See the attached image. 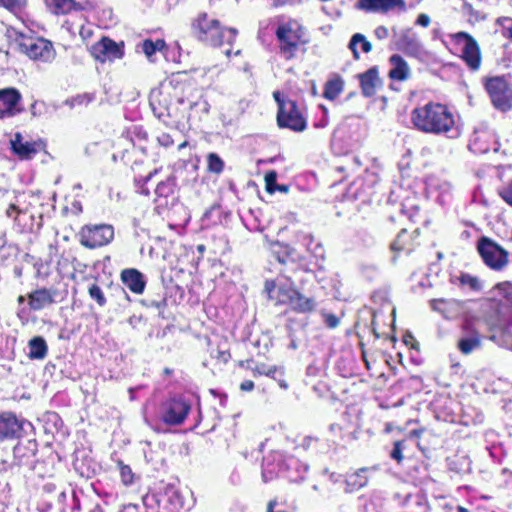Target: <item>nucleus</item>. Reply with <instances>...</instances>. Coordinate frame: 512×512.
I'll list each match as a JSON object with an SVG mask.
<instances>
[{
  "label": "nucleus",
  "mask_w": 512,
  "mask_h": 512,
  "mask_svg": "<svg viewBox=\"0 0 512 512\" xmlns=\"http://www.w3.org/2000/svg\"><path fill=\"white\" fill-rule=\"evenodd\" d=\"M358 8L369 12H388L400 8L405 9L404 0H359Z\"/></svg>",
  "instance_id": "nucleus-17"
},
{
  "label": "nucleus",
  "mask_w": 512,
  "mask_h": 512,
  "mask_svg": "<svg viewBox=\"0 0 512 512\" xmlns=\"http://www.w3.org/2000/svg\"><path fill=\"white\" fill-rule=\"evenodd\" d=\"M457 43L462 44V58L472 70H477L481 64V53L475 39L466 32L455 34Z\"/></svg>",
  "instance_id": "nucleus-10"
},
{
  "label": "nucleus",
  "mask_w": 512,
  "mask_h": 512,
  "mask_svg": "<svg viewBox=\"0 0 512 512\" xmlns=\"http://www.w3.org/2000/svg\"><path fill=\"white\" fill-rule=\"evenodd\" d=\"M276 190H279V191H284L286 192L287 191V187L286 186H276Z\"/></svg>",
  "instance_id": "nucleus-53"
},
{
  "label": "nucleus",
  "mask_w": 512,
  "mask_h": 512,
  "mask_svg": "<svg viewBox=\"0 0 512 512\" xmlns=\"http://www.w3.org/2000/svg\"><path fill=\"white\" fill-rule=\"evenodd\" d=\"M375 36L380 39H386L389 35L388 29L385 26H378L374 31Z\"/></svg>",
  "instance_id": "nucleus-43"
},
{
  "label": "nucleus",
  "mask_w": 512,
  "mask_h": 512,
  "mask_svg": "<svg viewBox=\"0 0 512 512\" xmlns=\"http://www.w3.org/2000/svg\"><path fill=\"white\" fill-rule=\"evenodd\" d=\"M480 345V336L475 331H472L470 335L465 336L458 341V348L465 355L470 354L472 351L479 348Z\"/></svg>",
  "instance_id": "nucleus-26"
},
{
  "label": "nucleus",
  "mask_w": 512,
  "mask_h": 512,
  "mask_svg": "<svg viewBox=\"0 0 512 512\" xmlns=\"http://www.w3.org/2000/svg\"><path fill=\"white\" fill-rule=\"evenodd\" d=\"M164 373H165V374H167V375H169V374L171 373V370H170L169 368H166V369L164 370Z\"/></svg>",
  "instance_id": "nucleus-59"
},
{
  "label": "nucleus",
  "mask_w": 512,
  "mask_h": 512,
  "mask_svg": "<svg viewBox=\"0 0 512 512\" xmlns=\"http://www.w3.org/2000/svg\"><path fill=\"white\" fill-rule=\"evenodd\" d=\"M18 213H19V209H18V208H17V206H16V205H14V204H11V205L7 208V210H6V214H7V216H8V217H11V218H14V219H16V217H17V214H18Z\"/></svg>",
  "instance_id": "nucleus-46"
},
{
  "label": "nucleus",
  "mask_w": 512,
  "mask_h": 512,
  "mask_svg": "<svg viewBox=\"0 0 512 512\" xmlns=\"http://www.w3.org/2000/svg\"><path fill=\"white\" fill-rule=\"evenodd\" d=\"M266 372H269V374L265 375L273 378L274 380L277 378L276 374H280V376L283 375V371L278 369L276 366L268 367Z\"/></svg>",
  "instance_id": "nucleus-45"
},
{
  "label": "nucleus",
  "mask_w": 512,
  "mask_h": 512,
  "mask_svg": "<svg viewBox=\"0 0 512 512\" xmlns=\"http://www.w3.org/2000/svg\"><path fill=\"white\" fill-rule=\"evenodd\" d=\"M460 280L464 286H468L470 289L474 291H479L482 289V284L480 280L475 276H472L467 273L462 274Z\"/></svg>",
  "instance_id": "nucleus-33"
},
{
  "label": "nucleus",
  "mask_w": 512,
  "mask_h": 512,
  "mask_svg": "<svg viewBox=\"0 0 512 512\" xmlns=\"http://www.w3.org/2000/svg\"><path fill=\"white\" fill-rule=\"evenodd\" d=\"M389 61L392 66L389 71V77L392 80L404 81L409 78L410 68L400 55H392Z\"/></svg>",
  "instance_id": "nucleus-22"
},
{
  "label": "nucleus",
  "mask_w": 512,
  "mask_h": 512,
  "mask_svg": "<svg viewBox=\"0 0 512 512\" xmlns=\"http://www.w3.org/2000/svg\"><path fill=\"white\" fill-rule=\"evenodd\" d=\"M477 249L484 263L493 270L500 271L508 264V252L487 237L478 241Z\"/></svg>",
  "instance_id": "nucleus-6"
},
{
  "label": "nucleus",
  "mask_w": 512,
  "mask_h": 512,
  "mask_svg": "<svg viewBox=\"0 0 512 512\" xmlns=\"http://www.w3.org/2000/svg\"><path fill=\"white\" fill-rule=\"evenodd\" d=\"M322 317L324 319L325 325L330 329H334V328L338 327L340 324L339 317H337L336 315H334L332 313L323 312Z\"/></svg>",
  "instance_id": "nucleus-39"
},
{
  "label": "nucleus",
  "mask_w": 512,
  "mask_h": 512,
  "mask_svg": "<svg viewBox=\"0 0 512 512\" xmlns=\"http://www.w3.org/2000/svg\"><path fill=\"white\" fill-rule=\"evenodd\" d=\"M88 292L90 297L94 299L100 306H104L106 304V298L101 288L97 284H92L89 287Z\"/></svg>",
  "instance_id": "nucleus-34"
},
{
  "label": "nucleus",
  "mask_w": 512,
  "mask_h": 512,
  "mask_svg": "<svg viewBox=\"0 0 512 512\" xmlns=\"http://www.w3.org/2000/svg\"><path fill=\"white\" fill-rule=\"evenodd\" d=\"M151 176H152V173H150V174L148 175V177L146 178V180H149V179L151 178Z\"/></svg>",
  "instance_id": "nucleus-62"
},
{
  "label": "nucleus",
  "mask_w": 512,
  "mask_h": 512,
  "mask_svg": "<svg viewBox=\"0 0 512 512\" xmlns=\"http://www.w3.org/2000/svg\"><path fill=\"white\" fill-rule=\"evenodd\" d=\"M483 84L494 108L503 112L512 108V88L504 76L487 77Z\"/></svg>",
  "instance_id": "nucleus-4"
},
{
  "label": "nucleus",
  "mask_w": 512,
  "mask_h": 512,
  "mask_svg": "<svg viewBox=\"0 0 512 512\" xmlns=\"http://www.w3.org/2000/svg\"><path fill=\"white\" fill-rule=\"evenodd\" d=\"M434 132H440L441 130L439 129H436V130H433ZM444 132H448L449 130H443Z\"/></svg>",
  "instance_id": "nucleus-61"
},
{
  "label": "nucleus",
  "mask_w": 512,
  "mask_h": 512,
  "mask_svg": "<svg viewBox=\"0 0 512 512\" xmlns=\"http://www.w3.org/2000/svg\"><path fill=\"white\" fill-rule=\"evenodd\" d=\"M277 260L280 262V263H284L285 260L283 258H281L280 256H277Z\"/></svg>",
  "instance_id": "nucleus-58"
},
{
  "label": "nucleus",
  "mask_w": 512,
  "mask_h": 512,
  "mask_svg": "<svg viewBox=\"0 0 512 512\" xmlns=\"http://www.w3.org/2000/svg\"><path fill=\"white\" fill-rule=\"evenodd\" d=\"M231 52H232V51H231V49H226V50H225V54H226V56H228V57H229V56L231 55Z\"/></svg>",
  "instance_id": "nucleus-56"
},
{
  "label": "nucleus",
  "mask_w": 512,
  "mask_h": 512,
  "mask_svg": "<svg viewBox=\"0 0 512 512\" xmlns=\"http://www.w3.org/2000/svg\"><path fill=\"white\" fill-rule=\"evenodd\" d=\"M121 280L133 293L141 294L145 288L143 275L136 269H125L121 273Z\"/></svg>",
  "instance_id": "nucleus-20"
},
{
  "label": "nucleus",
  "mask_w": 512,
  "mask_h": 512,
  "mask_svg": "<svg viewBox=\"0 0 512 512\" xmlns=\"http://www.w3.org/2000/svg\"><path fill=\"white\" fill-rule=\"evenodd\" d=\"M358 43H361L362 51L364 53H369L372 50L371 43L365 38V36L363 34H360V33L354 34L350 40L349 48L352 50L353 57L356 60H358L360 58L359 52L356 48V45Z\"/></svg>",
  "instance_id": "nucleus-27"
},
{
  "label": "nucleus",
  "mask_w": 512,
  "mask_h": 512,
  "mask_svg": "<svg viewBox=\"0 0 512 512\" xmlns=\"http://www.w3.org/2000/svg\"><path fill=\"white\" fill-rule=\"evenodd\" d=\"M93 100V96L90 94H83L78 95L74 98H72L70 101H67V103L70 104L71 107L81 106V105H87Z\"/></svg>",
  "instance_id": "nucleus-37"
},
{
  "label": "nucleus",
  "mask_w": 512,
  "mask_h": 512,
  "mask_svg": "<svg viewBox=\"0 0 512 512\" xmlns=\"http://www.w3.org/2000/svg\"><path fill=\"white\" fill-rule=\"evenodd\" d=\"M360 84L362 93L366 97L373 96L376 93L377 88L382 84L381 79L378 75L376 67H372L365 73L360 75Z\"/></svg>",
  "instance_id": "nucleus-19"
},
{
  "label": "nucleus",
  "mask_w": 512,
  "mask_h": 512,
  "mask_svg": "<svg viewBox=\"0 0 512 512\" xmlns=\"http://www.w3.org/2000/svg\"><path fill=\"white\" fill-rule=\"evenodd\" d=\"M184 146H186V142H183V143L179 144L178 148H179V149H181V148H183Z\"/></svg>",
  "instance_id": "nucleus-60"
},
{
  "label": "nucleus",
  "mask_w": 512,
  "mask_h": 512,
  "mask_svg": "<svg viewBox=\"0 0 512 512\" xmlns=\"http://www.w3.org/2000/svg\"><path fill=\"white\" fill-rule=\"evenodd\" d=\"M121 480L125 485H129L133 481V474L128 466H121L120 468Z\"/></svg>",
  "instance_id": "nucleus-41"
},
{
  "label": "nucleus",
  "mask_w": 512,
  "mask_h": 512,
  "mask_svg": "<svg viewBox=\"0 0 512 512\" xmlns=\"http://www.w3.org/2000/svg\"><path fill=\"white\" fill-rule=\"evenodd\" d=\"M21 426L12 413L0 414V443L17 436Z\"/></svg>",
  "instance_id": "nucleus-18"
},
{
  "label": "nucleus",
  "mask_w": 512,
  "mask_h": 512,
  "mask_svg": "<svg viewBox=\"0 0 512 512\" xmlns=\"http://www.w3.org/2000/svg\"><path fill=\"white\" fill-rule=\"evenodd\" d=\"M276 36L280 41V51L286 59L294 57L299 45L303 43L304 31L296 20L282 23L276 30Z\"/></svg>",
  "instance_id": "nucleus-5"
},
{
  "label": "nucleus",
  "mask_w": 512,
  "mask_h": 512,
  "mask_svg": "<svg viewBox=\"0 0 512 512\" xmlns=\"http://www.w3.org/2000/svg\"><path fill=\"white\" fill-rule=\"evenodd\" d=\"M415 128L448 129L455 125L451 111L442 104L428 103L412 112Z\"/></svg>",
  "instance_id": "nucleus-2"
},
{
  "label": "nucleus",
  "mask_w": 512,
  "mask_h": 512,
  "mask_svg": "<svg viewBox=\"0 0 512 512\" xmlns=\"http://www.w3.org/2000/svg\"><path fill=\"white\" fill-rule=\"evenodd\" d=\"M90 53L96 61L101 63L121 59L124 54L122 46L107 37H103L100 41L93 44Z\"/></svg>",
  "instance_id": "nucleus-9"
},
{
  "label": "nucleus",
  "mask_w": 512,
  "mask_h": 512,
  "mask_svg": "<svg viewBox=\"0 0 512 512\" xmlns=\"http://www.w3.org/2000/svg\"><path fill=\"white\" fill-rule=\"evenodd\" d=\"M0 5L11 12H16L26 5V0H0Z\"/></svg>",
  "instance_id": "nucleus-35"
},
{
  "label": "nucleus",
  "mask_w": 512,
  "mask_h": 512,
  "mask_svg": "<svg viewBox=\"0 0 512 512\" xmlns=\"http://www.w3.org/2000/svg\"><path fill=\"white\" fill-rule=\"evenodd\" d=\"M264 291L267 293L270 300L275 301V304L289 305L296 289L288 283H277L275 281H266Z\"/></svg>",
  "instance_id": "nucleus-12"
},
{
  "label": "nucleus",
  "mask_w": 512,
  "mask_h": 512,
  "mask_svg": "<svg viewBox=\"0 0 512 512\" xmlns=\"http://www.w3.org/2000/svg\"><path fill=\"white\" fill-rule=\"evenodd\" d=\"M404 442L403 441H396L394 443L393 450L391 452V458L396 460L398 463H400L403 460V450Z\"/></svg>",
  "instance_id": "nucleus-40"
},
{
  "label": "nucleus",
  "mask_w": 512,
  "mask_h": 512,
  "mask_svg": "<svg viewBox=\"0 0 512 512\" xmlns=\"http://www.w3.org/2000/svg\"><path fill=\"white\" fill-rule=\"evenodd\" d=\"M407 239H408L407 230H405V229L401 230L398 233L396 239L392 242L391 249L395 252H401V251L410 252L411 248L407 247V245H406Z\"/></svg>",
  "instance_id": "nucleus-31"
},
{
  "label": "nucleus",
  "mask_w": 512,
  "mask_h": 512,
  "mask_svg": "<svg viewBox=\"0 0 512 512\" xmlns=\"http://www.w3.org/2000/svg\"><path fill=\"white\" fill-rule=\"evenodd\" d=\"M289 306L293 311L297 313H309L315 310L316 301L314 298L306 297L296 290Z\"/></svg>",
  "instance_id": "nucleus-24"
},
{
  "label": "nucleus",
  "mask_w": 512,
  "mask_h": 512,
  "mask_svg": "<svg viewBox=\"0 0 512 512\" xmlns=\"http://www.w3.org/2000/svg\"><path fill=\"white\" fill-rule=\"evenodd\" d=\"M18 302L19 303H23L24 302V297L23 296H19L18 297Z\"/></svg>",
  "instance_id": "nucleus-57"
},
{
  "label": "nucleus",
  "mask_w": 512,
  "mask_h": 512,
  "mask_svg": "<svg viewBox=\"0 0 512 512\" xmlns=\"http://www.w3.org/2000/svg\"><path fill=\"white\" fill-rule=\"evenodd\" d=\"M396 45L400 50L411 56H417L422 51L421 42L412 29L402 31Z\"/></svg>",
  "instance_id": "nucleus-16"
},
{
  "label": "nucleus",
  "mask_w": 512,
  "mask_h": 512,
  "mask_svg": "<svg viewBox=\"0 0 512 512\" xmlns=\"http://www.w3.org/2000/svg\"><path fill=\"white\" fill-rule=\"evenodd\" d=\"M163 47V40H157L156 42H153L151 40H145L142 43V51L150 61H152V56L156 53V51L162 49Z\"/></svg>",
  "instance_id": "nucleus-32"
},
{
  "label": "nucleus",
  "mask_w": 512,
  "mask_h": 512,
  "mask_svg": "<svg viewBox=\"0 0 512 512\" xmlns=\"http://www.w3.org/2000/svg\"><path fill=\"white\" fill-rule=\"evenodd\" d=\"M171 90L172 87L170 84H162L159 87L151 90L149 95V103L156 115H163L164 110H168L169 106L172 104Z\"/></svg>",
  "instance_id": "nucleus-13"
},
{
  "label": "nucleus",
  "mask_w": 512,
  "mask_h": 512,
  "mask_svg": "<svg viewBox=\"0 0 512 512\" xmlns=\"http://www.w3.org/2000/svg\"><path fill=\"white\" fill-rule=\"evenodd\" d=\"M11 147L22 160L33 158L43 148L40 142L26 140L20 133H16L15 137L11 139Z\"/></svg>",
  "instance_id": "nucleus-15"
},
{
  "label": "nucleus",
  "mask_w": 512,
  "mask_h": 512,
  "mask_svg": "<svg viewBox=\"0 0 512 512\" xmlns=\"http://www.w3.org/2000/svg\"><path fill=\"white\" fill-rule=\"evenodd\" d=\"M416 23L423 27H427L430 24V17L427 14L422 13L417 17Z\"/></svg>",
  "instance_id": "nucleus-44"
},
{
  "label": "nucleus",
  "mask_w": 512,
  "mask_h": 512,
  "mask_svg": "<svg viewBox=\"0 0 512 512\" xmlns=\"http://www.w3.org/2000/svg\"><path fill=\"white\" fill-rule=\"evenodd\" d=\"M54 293L48 289H38L29 294V305L33 310H41L54 302Z\"/></svg>",
  "instance_id": "nucleus-23"
},
{
  "label": "nucleus",
  "mask_w": 512,
  "mask_h": 512,
  "mask_svg": "<svg viewBox=\"0 0 512 512\" xmlns=\"http://www.w3.org/2000/svg\"><path fill=\"white\" fill-rule=\"evenodd\" d=\"M45 5L55 15H64L72 11L83 10V6L75 0H45Z\"/></svg>",
  "instance_id": "nucleus-21"
},
{
  "label": "nucleus",
  "mask_w": 512,
  "mask_h": 512,
  "mask_svg": "<svg viewBox=\"0 0 512 512\" xmlns=\"http://www.w3.org/2000/svg\"><path fill=\"white\" fill-rule=\"evenodd\" d=\"M457 510L458 512H468V510L462 506H458Z\"/></svg>",
  "instance_id": "nucleus-54"
},
{
  "label": "nucleus",
  "mask_w": 512,
  "mask_h": 512,
  "mask_svg": "<svg viewBox=\"0 0 512 512\" xmlns=\"http://www.w3.org/2000/svg\"><path fill=\"white\" fill-rule=\"evenodd\" d=\"M253 388H254V382H253V381H251V380H245V381H243V382L241 383V385H240V389H241L242 391H247V392H248V391H252V390H253Z\"/></svg>",
  "instance_id": "nucleus-47"
},
{
  "label": "nucleus",
  "mask_w": 512,
  "mask_h": 512,
  "mask_svg": "<svg viewBox=\"0 0 512 512\" xmlns=\"http://www.w3.org/2000/svg\"><path fill=\"white\" fill-rule=\"evenodd\" d=\"M275 380L278 382L280 388L284 390L288 389V383L283 378H276Z\"/></svg>",
  "instance_id": "nucleus-50"
},
{
  "label": "nucleus",
  "mask_w": 512,
  "mask_h": 512,
  "mask_svg": "<svg viewBox=\"0 0 512 512\" xmlns=\"http://www.w3.org/2000/svg\"><path fill=\"white\" fill-rule=\"evenodd\" d=\"M19 46L20 50L33 60L49 62L54 58L52 43L43 38H25Z\"/></svg>",
  "instance_id": "nucleus-8"
},
{
  "label": "nucleus",
  "mask_w": 512,
  "mask_h": 512,
  "mask_svg": "<svg viewBox=\"0 0 512 512\" xmlns=\"http://www.w3.org/2000/svg\"><path fill=\"white\" fill-rule=\"evenodd\" d=\"M501 198L510 206H512V182L500 191Z\"/></svg>",
  "instance_id": "nucleus-42"
},
{
  "label": "nucleus",
  "mask_w": 512,
  "mask_h": 512,
  "mask_svg": "<svg viewBox=\"0 0 512 512\" xmlns=\"http://www.w3.org/2000/svg\"><path fill=\"white\" fill-rule=\"evenodd\" d=\"M176 186L175 178L169 177L165 181L160 182L156 189L155 194L158 197H168L174 193V189Z\"/></svg>",
  "instance_id": "nucleus-29"
},
{
  "label": "nucleus",
  "mask_w": 512,
  "mask_h": 512,
  "mask_svg": "<svg viewBox=\"0 0 512 512\" xmlns=\"http://www.w3.org/2000/svg\"><path fill=\"white\" fill-rule=\"evenodd\" d=\"M272 477H268V474H266L265 472L262 473V479L264 482H267L268 480H270Z\"/></svg>",
  "instance_id": "nucleus-52"
},
{
  "label": "nucleus",
  "mask_w": 512,
  "mask_h": 512,
  "mask_svg": "<svg viewBox=\"0 0 512 512\" xmlns=\"http://www.w3.org/2000/svg\"><path fill=\"white\" fill-rule=\"evenodd\" d=\"M343 91V81L340 78L330 79L326 82L323 96L326 99L334 100Z\"/></svg>",
  "instance_id": "nucleus-28"
},
{
  "label": "nucleus",
  "mask_w": 512,
  "mask_h": 512,
  "mask_svg": "<svg viewBox=\"0 0 512 512\" xmlns=\"http://www.w3.org/2000/svg\"><path fill=\"white\" fill-rule=\"evenodd\" d=\"M190 404L183 399H172L168 404L163 415V421L169 425H180L186 419Z\"/></svg>",
  "instance_id": "nucleus-14"
},
{
  "label": "nucleus",
  "mask_w": 512,
  "mask_h": 512,
  "mask_svg": "<svg viewBox=\"0 0 512 512\" xmlns=\"http://www.w3.org/2000/svg\"><path fill=\"white\" fill-rule=\"evenodd\" d=\"M276 180L277 173L275 171H270L265 175L266 190L269 193H274L276 191Z\"/></svg>",
  "instance_id": "nucleus-38"
},
{
  "label": "nucleus",
  "mask_w": 512,
  "mask_h": 512,
  "mask_svg": "<svg viewBox=\"0 0 512 512\" xmlns=\"http://www.w3.org/2000/svg\"><path fill=\"white\" fill-rule=\"evenodd\" d=\"M29 358L30 359H44L48 352V347L44 338L36 336L32 338L29 343Z\"/></svg>",
  "instance_id": "nucleus-25"
},
{
  "label": "nucleus",
  "mask_w": 512,
  "mask_h": 512,
  "mask_svg": "<svg viewBox=\"0 0 512 512\" xmlns=\"http://www.w3.org/2000/svg\"><path fill=\"white\" fill-rule=\"evenodd\" d=\"M505 29L508 31L509 36L512 38V19H506Z\"/></svg>",
  "instance_id": "nucleus-49"
},
{
  "label": "nucleus",
  "mask_w": 512,
  "mask_h": 512,
  "mask_svg": "<svg viewBox=\"0 0 512 512\" xmlns=\"http://www.w3.org/2000/svg\"><path fill=\"white\" fill-rule=\"evenodd\" d=\"M200 41L214 47H218L226 42L232 45L237 30L235 28H223L217 19L209 17L206 13L200 14L193 23Z\"/></svg>",
  "instance_id": "nucleus-1"
},
{
  "label": "nucleus",
  "mask_w": 512,
  "mask_h": 512,
  "mask_svg": "<svg viewBox=\"0 0 512 512\" xmlns=\"http://www.w3.org/2000/svg\"><path fill=\"white\" fill-rule=\"evenodd\" d=\"M362 472H364V470L351 475L347 479V484L352 485L354 488H361L365 486L367 484V479L361 475Z\"/></svg>",
  "instance_id": "nucleus-36"
},
{
  "label": "nucleus",
  "mask_w": 512,
  "mask_h": 512,
  "mask_svg": "<svg viewBox=\"0 0 512 512\" xmlns=\"http://www.w3.org/2000/svg\"><path fill=\"white\" fill-rule=\"evenodd\" d=\"M113 238L114 229L107 224L86 226L80 232V243L90 249L107 245Z\"/></svg>",
  "instance_id": "nucleus-7"
},
{
  "label": "nucleus",
  "mask_w": 512,
  "mask_h": 512,
  "mask_svg": "<svg viewBox=\"0 0 512 512\" xmlns=\"http://www.w3.org/2000/svg\"><path fill=\"white\" fill-rule=\"evenodd\" d=\"M278 106L277 123L280 128H306V111L279 91L273 92Z\"/></svg>",
  "instance_id": "nucleus-3"
},
{
  "label": "nucleus",
  "mask_w": 512,
  "mask_h": 512,
  "mask_svg": "<svg viewBox=\"0 0 512 512\" xmlns=\"http://www.w3.org/2000/svg\"><path fill=\"white\" fill-rule=\"evenodd\" d=\"M443 303H444V300H433V301H432V308H433L434 310L439 311V310H440V308L438 307V305H439V304H443Z\"/></svg>",
  "instance_id": "nucleus-51"
},
{
  "label": "nucleus",
  "mask_w": 512,
  "mask_h": 512,
  "mask_svg": "<svg viewBox=\"0 0 512 512\" xmlns=\"http://www.w3.org/2000/svg\"><path fill=\"white\" fill-rule=\"evenodd\" d=\"M21 94L15 88L0 90V118L13 117L21 111Z\"/></svg>",
  "instance_id": "nucleus-11"
},
{
  "label": "nucleus",
  "mask_w": 512,
  "mask_h": 512,
  "mask_svg": "<svg viewBox=\"0 0 512 512\" xmlns=\"http://www.w3.org/2000/svg\"><path fill=\"white\" fill-rule=\"evenodd\" d=\"M165 137H166V135H165V134H163L162 138H159V139H160V141H162V143H163L164 145H168V142H164V138H165Z\"/></svg>",
  "instance_id": "nucleus-55"
},
{
  "label": "nucleus",
  "mask_w": 512,
  "mask_h": 512,
  "mask_svg": "<svg viewBox=\"0 0 512 512\" xmlns=\"http://www.w3.org/2000/svg\"><path fill=\"white\" fill-rule=\"evenodd\" d=\"M267 368H268V366H266L265 364H258L254 368V372H255V374H259V375L269 374V372H266Z\"/></svg>",
  "instance_id": "nucleus-48"
},
{
  "label": "nucleus",
  "mask_w": 512,
  "mask_h": 512,
  "mask_svg": "<svg viewBox=\"0 0 512 512\" xmlns=\"http://www.w3.org/2000/svg\"><path fill=\"white\" fill-rule=\"evenodd\" d=\"M224 166V161L216 153L212 152L207 155V170L210 173L219 175L223 172Z\"/></svg>",
  "instance_id": "nucleus-30"
}]
</instances>
